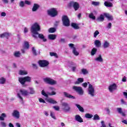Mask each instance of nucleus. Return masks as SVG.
<instances>
[{
    "label": "nucleus",
    "instance_id": "ea45409f",
    "mask_svg": "<svg viewBox=\"0 0 127 127\" xmlns=\"http://www.w3.org/2000/svg\"><path fill=\"white\" fill-rule=\"evenodd\" d=\"M84 117L86 118V119H92V118H93V115L87 113L85 115Z\"/></svg>",
    "mask_w": 127,
    "mask_h": 127
},
{
    "label": "nucleus",
    "instance_id": "bf43d9fd",
    "mask_svg": "<svg viewBox=\"0 0 127 127\" xmlns=\"http://www.w3.org/2000/svg\"><path fill=\"white\" fill-rule=\"evenodd\" d=\"M92 4L93 5H95V6H97V5H99L100 4V2H95V1H93L92 2Z\"/></svg>",
    "mask_w": 127,
    "mask_h": 127
},
{
    "label": "nucleus",
    "instance_id": "4d7b16f0",
    "mask_svg": "<svg viewBox=\"0 0 127 127\" xmlns=\"http://www.w3.org/2000/svg\"><path fill=\"white\" fill-rule=\"evenodd\" d=\"M103 15L105 16V17H106L107 18H108L111 16V15H110V14L108 13H103Z\"/></svg>",
    "mask_w": 127,
    "mask_h": 127
},
{
    "label": "nucleus",
    "instance_id": "680f3d73",
    "mask_svg": "<svg viewBox=\"0 0 127 127\" xmlns=\"http://www.w3.org/2000/svg\"><path fill=\"white\" fill-rule=\"evenodd\" d=\"M44 115H45V116H46V117H48V116H49V114L48 113V111H44Z\"/></svg>",
    "mask_w": 127,
    "mask_h": 127
},
{
    "label": "nucleus",
    "instance_id": "6e6d98bb",
    "mask_svg": "<svg viewBox=\"0 0 127 127\" xmlns=\"http://www.w3.org/2000/svg\"><path fill=\"white\" fill-rule=\"evenodd\" d=\"M103 15L105 16V17H106L107 18H108L111 16V15H110V14L108 13H103Z\"/></svg>",
    "mask_w": 127,
    "mask_h": 127
},
{
    "label": "nucleus",
    "instance_id": "cd10ccee",
    "mask_svg": "<svg viewBox=\"0 0 127 127\" xmlns=\"http://www.w3.org/2000/svg\"><path fill=\"white\" fill-rule=\"evenodd\" d=\"M0 37H1V38H3L4 37H5L6 38H8V37H9V34L6 32L0 35Z\"/></svg>",
    "mask_w": 127,
    "mask_h": 127
},
{
    "label": "nucleus",
    "instance_id": "79ce46f5",
    "mask_svg": "<svg viewBox=\"0 0 127 127\" xmlns=\"http://www.w3.org/2000/svg\"><path fill=\"white\" fill-rule=\"evenodd\" d=\"M17 96L18 98L19 99L20 102L21 103H23V98H22V97H21V95H20V93H18L17 94Z\"/></svg>",
    "mask_w": 127,
    "mask_h": 127
},
{
    "label": "nucleus",
    "instance_id": "864d4df0",
    "mask_svg": "<svg viewBox=\"0 0 127 127\" xmlns=\"http://www.w3.org/2000/svg\"><path fill=\"white\" fill-rule=\"evenodd\" d=\"M39 101L40 102V103H42L43 104H45L46 103L45 100H44V99L41 98H39Z\"/></svg>",
    "mask_w": 127,
    "mask_h": 127
},
{
    "label": "nucleus",
    "instance_id": "f03ea898",
    "mask_svg": "<svg viewBox=\"0 0 127 127\" xmlns=\"http://www.w3.org/2000/svg\"><path fill=\"white\" fill-rule=\"evenodd\" d=\"M88 87L87 89V92L88 95L90 96V97H94V96H96V93L95 92V88H96V86L94 85H93L90 82H88L83 83L81 84V86L83 87L84 88H87L88 87Z\"/></svg>",
    "mask_w": 127,
    "mask_h": 127
},
{
    "label": "nucleus",
    "instance_id": "603ef678",
    "mask_svg": "<svg viewBox=\"0 0 127 127\" xmlns=\"http://www.w3.org/2000/svg\"><path fill=\"white\" fill-rule=\"evenodd\" d=\"M32 53L33 55H34L35 56H36V55H37V53H36V50L34 48H32Z\"/></svg>",
    "mask_w": 127,
    "mask_h": 127
},
{
    "label": "nucleus",
    "instance_id": "6ab92c4d",
    "mask_svg": "<svg viewBox=\"0 0 127 127\" xmlns=\"http://www.w3.org/2000/svg\"><path fill=\"white\" fill-rule=\"evenodd\" d=\"M75 106L77 108V109H78L79 112H81V113H84V112H85L84 108L80 105L75 104Z\"/></svg>",
    "mask_w": 127,
    "mask_h": 127
},
{
    "label": "nucleus",
    "instance_id": "a19ab883",
    "mask_svg": "<svg viewBox=\"0 0 127 127\" xmlns=\"http://www.w3.org/2000/svg\"><path fill=\"white\" fill-rule=\"evenodd\" d=\"M4 118H6V115L4 113H2L0 116V121H4Z\"/></svg>",
    "mask_w": 127,
    "mask_h": 127
},
{
    "label": "nucleus",
    "instance_id": "e433bc0d",
    "mask_svg": "<svg viewBox=\"0 0 127 127\" xmlns=\"http://www.w3.org/2000/svg\"><path fill=\"white\" fill-rule=\"evenodd\" d=\"M81 73H82L83 75H87L89 74V71L86 68H83L81 69Z\"/></svg>",
    "mask_w": 127,
    "mask_h": 127
},
{
    "label": "nucleus",
    "instance_id": "09e8293b",
    "mask_svg": "<svg viewBox=\"0 0 127 127\" xmlns=\"http://www.w3.org/2000/svg\"><path fill=\"white\" fill-rule=\"evenodd\" d=\"M42 95H43V96H44V97H46V98H48V94H47L46 92L44 91V90H43L42 91Z\"/></svg>",
    "mask_w": 127,
    "mask_h": 127
},
{
    "label": "nucleus",
    "instance_id": "c9c22d12",
    "mask_svg": "<svg viewBox=\"0 0 127 127\" xmlns=\"http://www.w3.org/2000/svg\"><path fill=\"white\" fill-rule=\"evenodd\" d=\"M89 18H91V19H93V20H95V19H96V16L94 15V13L93 12L89 13Z\"/></svg>",
    "mask_w": 127,
    "mask_h": 127
},
{
    "label": "nucleus",
    "instance_id": "6e6552de",
    "mask_svg": "<svg viewBox=\"0 0 127 127\" xmlns=\"http://www.w3.org/2000/svg\"><path fill=\"white\" fill-rule=\"evenodd\" d=\"M73 89L79 95H80L81 96H82V95H83L84 90H83V89L82 88V87L75 86L73 87Z\"/></svg>",
    "mask_w": 127,
    "mask_h": 127
},
{
    "label": "nucleus",
    "instance_id": "dca6fc26",
    "mask_svg": "<svg viewBox=\"0 0 127 127\" xmlns=\"http://www.w3.org/2000/svg\"><path fill=\"white\" fill-rule=\"evenodd\" d=\"M75 120L78 123H83V119L79 115H76L74 117Z\"/></svg>",
    "mask_w": 127,
    "mask_h": 127
},
{
    "label": "nucleus",
    "instance_id": "c756f323",
    "mask_svg": "<svg viewBox=\"0 0 127 127\" xmlns=\"http://www.w3.org/2000/svg\"><path fill=\"white\" fill-rule=\"evenodd\" d=\"M104 16V14H101L100 16L97 18L98 21L103 22L105 20V17Z\"/></svg>",
    "mask_w": 127,
    "mask_h": 127
},
{
    "label": "nucleus",
    "instance_id": "1a4fd4ad",
    "mask_svg": "<svg viewBox=\"0 0 127 127\" xmlns=\"http://www.w3.org/2000/svg\"><path fill=\"white\" fill-rule=\"evenodd\" d=\"M63 23L64 26H69L70 25V20L67 16H63Z\"/></svg>",
    "mask_w": 127,
    "mask_h": 127
},
{
    "label": "nucleus",
    "instance_id": "a211bd4d",
    "mask_svg": "<svg viewBox=\"0 0 127 127\" xmlns=\"http://www.w3.org/2000/svg\"><path fill=\"white\" fill-rule=\"evenodd\" d=\"M94 45H95L96 47L97 48L101 47V45H102V44L101 43V41L99 40H96L94 41Z\"/></svg>",
    "mask_w": 127,
    "mask_h": 127
},
{
    "label": "nucleus",
    "instance_id": "4468645a",
    "mask_svg": "<svg viewBox=\"0 0 127 127\" xmlns=\"http://www.w3.org/2000/svg\"><path fill=\"white\" fill-rule=\"evenodd\" d=\"M19 93L22 96H24L25 97H26V96H28L29 95V92H28L27 90L24 89H20Z\"/></svg>",
    "mask_w": 127,
    "mask_h": 127
},
{
    "label": "nucleus",
    "instance_id": "3c124183",
    "mask_svg": "<svg viewBox=\"0 0 127 127\" xmlns=\"http://www.w3.org/2000/svg\"><path fill=\"white\" fill-rule=\"evenodd\" d=\"M99 34H100V32H99V31L96 30L94 34V37L95 38H96V37H97V35H99Z\"/></svg>",
    "mask_w": 127,
    "mask_h": 127
},
{
    "label": "nucleus",
    "instance_id": "5fc2aeb1",
    "mask_svg": "<svg viewBox=\"0 0 127 127\" xmlns=\"http://www.w3.org/2000/svg\"><path fill=\"white\" fill-rule=\"evenodd\" d=\"M19 6L21 7H23L24 6V2L23 1H21L19 3Z\"/></svg>",
    "mask_w": 127,
    "mask_h": 127
},
{
    "label": "nucleus",
    "instance_id": "0e129e2a",
    "mask_svg": "<svg viewBox=\"0 0 127 127\" xmlns=\"http://www.w3.org/2000/svg\"><path fill=\"white\" fill-rule=\"evenodd\" d=\"M53 108L56 111H59V109H60L59 106H54Z\"/></svg>",
    "mask_w": 127,
    "mask_h": 127
},
{
    "label": "nucleus",
    "instance_id": "0eeeda50",
    "mask_svg": "<svg viewBox=\"0 0 127 127\" xmlns=\"http://www.w3.org/2000/svg\"><path fill=\"white\" fill-rule=\"evenodd\" d=\"M44 81L47 84H49L50 85H56L57 82L49 77H46L44 78Z\"/></svg>",
    "mask_w": 127,
    "mask_h": 127
},
{
    "label": "nucleus",
    "instance_id": "774afa93",
    "mask_svg": "<svg viewBox=\"0 0 127 127\" xmlns=\"http://www.w3.org/2000/svg\"><path fill=\"white\" fill-rule=\"evenodd\" d=\"M2 2H3V3H6L7 4L8 3V0H1Z\"/></svg>",
    "mask_w": 127,
    "mask_h": 127
},
{
    "label": "nucleus",
    "instance_id": "8fccbe9b",
    "mask_svg": "<svg viewBox=\"0 0 127 127\" xmlns=\"http://www.w3.org/2000/svg\"><path fill=\"white\" fill-rule=\"evenodd\" d=\"M106 28L107 29H111L112 28V23H109L107 25H106Z\"/></svg>",
    "mask_w": 127,
    "mask_h": 127
},
{
    "label": "nucleus",
    "instance_id": "39448f33",
    "mask_svg": "<svg viewBox=\"0 0 127 127\" xmlns=\"http://www.w3.org/2000/svg\"><path fill=\"white\" fill-rule=\"evenodd\" d=\"M19 82L21 83L22 85H24L25 82H30L31 81V77L29 76H26L24 77H19Z\"/></svg>",
    "mask_w": 127,
    "mask_h": 127
},
{
    "label": "nucleus",
    "instance_id": "9b49d317",
    "mask_svg": "<svg viewBox=\"0 0 127 127\" xmlns=\"http://www.w3.org/2000/svg\"><path fill=\"white\" fill-rule=\"evenodd\" d=\"M117 84L116 83H113L109 85L108 89L110 93H113L114 91H116V90H117Z\"/></svg>",
    "mask_w": 127,
    "mask_h": 127
},
{
    "label": "nucleus",
    "instance_id": "aec40b11",
    "mask_svg": "<svg viewBox=\"0 0 127 127\" xmlns=\"http://www.w3.org/2000/svg\"><path fill=\"white\" fill-rule=\"evenodd\" d=\"M18 74L19 75H27L28 72L26 70L20 69L19 70Z\"/></svg>",
    "mask_w": 127,
    "mask_h": 127
},
{
    "label": "nucleus",
    "instance_id": "052dcab7",
    "mask_svg": "<svg viewBox=\"0 0 127 127\" xmlns=\"http://www.w3.org/2000/svg\"><path fill=\"white\" fill-rule=\"evenodd\" d=\"M101 127H107V126H106V124H105V122L101 121Z\"/></svg>",
    "mask_w": 127,
    "mask_h": 127
},
{
    "label": "nucleus",
    "instance_id": "5701e85b",
    "mask_svg": "<svg viewBox=\"0 0 127 127\" xmlns=\"http://www.w3.org/2000/svg\"><path fill=\"white\" fill-rule=\"evenodd\" d=\"M117 112H118L119 114L122 115L123 117H126V115L125 113L123 112V109L121 108H118L117 109Z\"/></svg>",
    "mask_w": 127,
    "mask_h": 127
},
{
    "label": "nucleus",
    "instance_id": "4be33fe9",
    "mask_svg": "<svg viewBox=\"0 0 127 127\" xmlns=\"http://www.w3.org/2000/svg\"><path fill=\"white\" fill-rule=\"evenodd\" d=\"M84 82V78H78L77 80L75 82L76 85H79Z\"/></svg>",
    "mask_w": 127,
    "mask_h": 127
},
{
    "label": "nucleus",
    "instance_id": "b1692460",
    "mask_svg": "<svg viewBox=\"0 0 127 127\" xmlns=\"http://www.w3.org/2000/svg\"><path fill=\"white\" fill-rule=\"evenodd\" d=\"M5 83H6V78L3 77H0V84L4 85Z\"/></svg>",
    "mask_w": 127,
    "mask_h": 127
},
{
    "label": "nucleus",
    "instance_id": "412c9836",
    "mask_svg": "<svg viewBox=\"0 0 127 127\" xmlns=\"http://www.w3.org/2000/svg\"><path fill=\"white\" fill-rule=\"evenodd\" d=\"M103 47L104 49L109 48V47H110V43L107 41H104L103 44Z\"/></svg>",
    "mask_w": 127,
    "mask_h": 127
},
{
    "label": "nucleus",
    "instance_id": "393cba45",
    "mask_svg": "<svg viewBox=\"0 0 127 127\" xmlns=\"http://www.w3.org/2000/svg\"><path fill=\"white\" fill-rule=\"evenodd\" d=\"M21 55V53H20V51H16L14 52V57H16L17 58H18L20 57Z\"/></svg>",
    "mask_w": 127,
    "mask_h": 127
},
{
    "label": "nucleus",
    "instance_id": "7c9ffc66",
    "mask_svg": "<svg viewBox=\"0 0 127 127\" xmlns=\"http://www.w3.org/2000/svg\"><path fill=\"white\" fill-rule=\"evenodd\" d=\"M28 93H29V94H30L31 95H33L35 94V90H34V88L32 87H29Z\"/></svg>",
    "mask_w": 127,
    "mask_h": 127
},
{
    "label": "nucleus",
    "instance_id": "2f4dec72",
    "mask_svg": "<svg viewBox=\"0 0 127 127\" xmlns=\"http://www.w3.org/2000/svg\"><path fill=\"white\" fill-rule=\"evenodd\" d=\"M24 49H28L29 48V43L28 42L25 41L24 42V44L23 45Z\"/></svg>",
    "mask_w": 127,
    "mask_h": 127
},
{
    "label": "nucleus",
    "instance_id": "20e7f679",
    "mask_svg": "<svg viewBox=\"0 0 127 127\" xmlns=\"http://www.w3.org/2000/svg\"><path fill=\"white\" fill-rule=\"evenodd\" d=\"M63 111L65 113H68L71 111V107L67 103L64 102L62 103V108Z\"/></svg>",
    "mask_w": 127,
    "mask_h": 127
},
{
    "label": "nucleus",
    "instance_id": "bb28decb",
    "mask_svg": "<svg viewBox=\"0 0 127 127\" xmlns=\"http://www.w3.org/2000/svg\"><path fill=\"white\" fill-rule=\"evenodd\" d=\"M38 8H39V5L37 3H34L32 10V11H36Z\"/></svg>",
    "mask_w": 127,
    "mask_h": 127
},
{
    "label": "nucleus",
    "instance_id": "4c0bfd02",
    "mask_svg": "<svg viewBox=\"0 0 127 127\" xmlns=\"http://www.w3.org/2000/svg\"><path fill=\"white\" fill-rule=\"evenodd\" d=\"M50 117L54 120H56V116H55V113L53 111H50Z\"/></svg>",
    "mask_w": 127,
    "mask_h": 127
},
{
    "label": "nucleus",
    "instance_id": "f704fd0d",
    "mask_svg": "<svg viewBox=\"0 0 127 127\" xmlns=\"http://www.w3.org/2000/svg\"><path fill=\"white\" fill-rule=\"evenodd\" d=\"M95 60L97 62H103V58H102V56L99 55L97 58H95Z\"/></svg>",
    "mask_w": 127,
    "mask_h": 127
},
{
    "label": "nucleus",
    "instance_id": "f257e3e1",
    "mask_svg": "<svg viewBox=\"0 0 127 127\" xmlns=\"http://www.w3.org/2000/svg\"><path fill=\"white\" fill-rule=\"evenodd\" d=\"M41 28L40 25L37 22L34 23L31 27V32L34 34L33 37L36 38V35H38V37L43 40V42H46L47 39L45 38V36L43 34H39L38 31H40Z\"/></svg>",
    "mask_w": 127,
    "mask_h": 127
},
{
    "label": "nucleus",
    "instance_id": "37998d69",
    "mask_svg": "<svg viewBox=\"0 0 127 127\" xmlns=\"http://www.w3.org/2000/svg\"><path fill=\"white\" fill-rule=\"evenodd\" d=\"M72 65H73L74 66H72L71 68V70L73 72H76V68H77V66L76 64L74 63H71Z\"/></svg>",
    "mask_w": 127,
    "mask_h": 127
},
{
    "label": "nucleus",
    "instance_id": "2eb2a0df",
    "mask_svg": "<svg viewBox=\"0 0 127 127\" xmlns=\"http://www.w3.org/2000/svg\"><path fill=\"white\" fill-rule=\"evenodd\" d=\"M49 89L51 91H52V92L48 93V95H50V96H54L56 94V92H55V91H56V89L55 88L51 87H49Z\"/></svg>",
    "mask_w": 127,
    "mask_h": 127
},
{
    "label": "nucleus",
    "instance_id": "69168bd1",
    "mask_svg": "<svg viewBox=\"0 0 127 127\" xmlns=\"http://www.w3.org/2000/svg\"><path fill=\"white\" fill-rule=\"evenodd\" d=\"M123 95L125 96V98L127 99V90L126 91V92H123Z\"/></svg>",
    "mask_w": 127,
    "mask_h": 127
},
{
    "label": "nucleus",
    "instance_id": "ddd939ff",
    "mask_svg": "<svg viewBox=\"0 0 127 127\" xmlns=\"http://www.w3.org/2000/svg\"><path fill=\"white\" fill-rule=\"evenodd\" d=\"M68 46L72 49V53L73 54L75 55V56H78V55H79V52L76 50V48L74 47V44H69Z\"/></svg>",
    "mask_w": 127,
    "mask_h": 127
},
{
    "label": "nucleus",
    "instance_id": "72a5a7b5",
    "mask_svg": "<svg viewBox=\"0 0 127 127\" xmlns=\"http://www.w3.org/2000/svg\"><path fill=\"white\" fill-rule=\"evenodd\" d=\"M104 5L107 6V7H112V6H113V3L112 2L105 1L104 2Z\"/></svg>",
    "mask_w": 127,
    "mask_h": 127
},
{
    "label": "nucleus",
    "instance_id": "7ed1b4c3",
    "mask_svg": "<svg viewBox=\"0 0 127 127\" xmlns=\"http://www.w3.org/2000/svg\"><path fill=\"white\" fill-rule=\"evenodd\" d=\"M48 14L52 17H54L58 14V11L56 8H52L48 10Z\"/></svg>",
    "mask_w": 127,
    "mask_h": 127
},
{
    "label": "nucleus",
    "instance_id": "e2e57ef3",
    "mask_svg": "<svg viewBox=\"0 0 127 127\" xmlns=\"http://www.w3.org/2000/svg\"><path fill=\"white\" fill-rule=\"evenodd\" d=\"M25 3L26 4H28V5L31 4V2H30V1L28 0H25Z\"/></svg>",
    "mask_w": 127,
    "mask_h": 127
},
{
    "label": "nucleus",
    "instance_id": "338daca9",
    "mask_svg": "<svg viewBox=\"0 0 127 127\" xmlns=\"http://www.w3.org/2000/svg\"><path fill=\"white\" fill-rule=\"evenodd\" d=\"M0 15H1V16L4 17L6 15V13L4 12H2L1 13Z\"/></svg>",
    "mask_w": 127,
    "mask_h": 127
},
{
    "label": "nucleus",
    "instance_id": "a18cd8bd",
    "mask_svg": "<svg viewBox=\"0 0 127 127\" xmlns=\"http://www.w3.org/2000/svg\"><path fill=\"white\" fill-rule=\"evenodd\" d=\"M0 127H6V123L3 121L0 122Z\"/></svg>",
    "mask_w": 127,
    "mask_h": 127
},
{
    "label": "nucleus",
    "instance_id": "13d9d810",
    "mask_svg": "<svg viewBox=\"0 0 127 127\" xmlns=\"http://www.w3.org/2000/svg\"><path fill=\"white\" fill-rule=\"evenodd\" d=\"M103 15L105 16V17H106L107 18H108L111 16V15H110V14L108 13H103Z\"/></svg>",
    "mask_w": 127,
    "mask_h": 127
},
{
    "label": "nucleus",
    "instance_id": "58836bf2",
    "mask_svg": "<svg viewBox=\"0 0 127 127\" xmlns=\"http://www.w3.org/2000/svg\"><path fill=\"white\" fill-rule=\"evenodd\" d=\"M71 25L74 29H79V26L75 23H72Z\"/></svg>",
    "mask_w": 127,
    "mask_h": 127
},
{
    "label": "nucleus",
    "instance_id": "a878e982",
    "mask_svg": "<svg viewBox=\"0 0 127 127\" xmlns=\"http://www.w3.org/2000/svg\"><path fill=\"white\" fill-rule=\"evenodd\" d=\"M47 102L50 103V104H57V101H55L53 99L49 98L46 99Z\"/></svg>",
    "mask_w": 127,
    "mask_h": 127
},
{
    "label": "nucleus",
    "instance_id": "f3484780",
    "mask_svg": "<svg viewBox=\"0 0 127 127\" xmlns=\"http://www.w3.org/2000/svg\"><path fill=\"white\" fill-rule=\"evenodd\" d=\"M64 97H65L66 98H68V99H75V97L71 95V94L66 92H64Z\"/></svg>",
    "mask_w": 127,
    "mask_h": 127
},
{
    "label": "nucleus",
    "instance_id": "de8ad7c7",
    "mask_svg": "<svg viewBox=\"0 0 127 127\" xmlns=\"http://www.w3.org/2000/svg\"><path fill=\"white\" fill-rule=\"evenodd\" d=\"M50 56H54L56 58H58V55L56 53L51 52L50 53Z\"/></svg>",
    "mask_w": 127,
    "mask_h": 127
},
{
    "label": "nucleus",
    "instance_id": "c03bdc74",
    "mask_svg": "<svg viewBox=\"0 0 127 127\" xmlns=\"http://www.w3.org/2000/svg\"><path fill=\"white\" fill-rule=\"evenodd\" d=\"M55 31H56V28H50L49 29V32H50V33H54Z\"/></svg>",
    "mask_w": 127,
    "mask_h": 127
},
{
    "label": "nucleus",
    "instance_id": "49530a36",
    "mask_svg": "<svg viewBox=\"0 0 127 127\" xmlns=\"http://www.w3.org/2000/svg\"><path fill=\"white\" fill-rule=\"evenodd\" d=\"M93 120L94 121H98L100 120V117H99V115L98 114H96L93 117Z\"/></svg>",
    "mask_w": 127,
    "mask_h": 127
},
{
    "label": "nucleus",
    "instance_id": "473e14b6",
    "mask_svg": "<svg viewBox=\"0 0 127 127\" xmlns=\"http://www.w3.org/2000/svg\"><path fill=\"white\" fill-rule=\"evenodd\" d=\"M97 50H98L97 49V48H93L90 53L91 56H94V55H95V54H96V53H97Z\"/></svg>",
    "mask_w": 127,
    "mask_h": 127
},
{
    "label": "nucleus",
    "instance_id": "423d86ee",
    "mask_svg": "<svg viewBox=\"0 0 127 127\" xmlns=\"http://www.w3.org/2000/svg\"><path fill=\"white\" fill-rule=\"evenodd\" d=\"M68 6H73L75 11L78 10V9L80 8V4H79V3L73 1H71L68 3Z\"/></svg>",
    "mask_w": 127,
    "mask_h": 127
},
{
    "label": "nucleus",
    "instance_id": "c85d7f7f",
    "mask_svg": "<svg viewBox=\"0 0 127 127\" xmlns=\"http://www.w3.org/2000/svg\"><path fill=\"white\" fill-rule=\"evenodd\" d=\"M57 37V36L54 34H50L48 36L49 39H50L51 40H55V39H56Z\"/></svg>",
    "mask_w": 127,
    "mask_h": 127
},
{
    "label": "nucleus",
    "instance_id": "9d476101",
    "mask_svg": "<svg viewBox=\"0 0 127 127\" xmlns=\"http://www.w3.org/2000/svg\"><path fill=\"white\" fill-rule=\"evenodd\" d=\"M39 65L40 67L44 68L49 65V62L46 60H40L39 61Z\"/></svg>",
    "mask_w": 127,
    "mask_h": 127
},
{
    "label": "nucleus",
    "instance_id": "f8f14e48",
    "mask_svg": "<svg viewBox=\"0 0 127 127\" xmlns=\"http://www.w3.org/2000/svg\"><path fill=\"white\" fill-rule=\"evenodd\" d=\"M12 116L15 119H16L17 120H18L20 117V114H19V112L16 110H13Z\"/></svg>",
    "mask_w": 127,
    "mask_h": 127
}]
</instances>
